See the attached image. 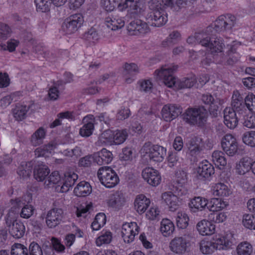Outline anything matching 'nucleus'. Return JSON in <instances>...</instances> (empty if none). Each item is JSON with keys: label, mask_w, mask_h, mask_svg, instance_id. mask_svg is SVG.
<instances>
[{"label": "nucleus", "mask_w": 255, "mask_h": 255, "mask_svg": "<svg viewBox=\"0 0 255 255\" xmlns=\"http://www.w3.org/2000/svg\"><path fill=\"white\" fill-rule=\"evenodd\" d=\"M236 21L235 16L230 14L219 16L213 24L207 27L204 39L201 41V45L208 47L213 55L222 52L225 46L222 39L210 36L231 30L235 26Z\"/></svg>", "instance_id": "obj_1"}, {"label": "nucleus", "mask_w": 255, "mask_h": 255, "mask_svg": "<svg viewBox=\"0 0 255 255\" xmlns=\"http://www.w3.org/2000/svg\"><path fill=\"white\" fill-rule=\"evenodd\" d=\"M151 11L145 16L147 22L151 26L160 27L167 21V15L157 0H151L149 4Z\"/></svg>", "instance_id": "obj_2"}, {"label": "nucleus", "mask_w": 255, "mask_h": 255, "mask_svg": "<svg viewBox=\"0 0 255 255\" xmlns=\"http://www.w3.org/2000/svg\"><path fill=\"white\" fill-rule=\"evenodd\" d=\"M184 121L191 126L203 127L206 124L208 113L204 106L187 109L183 115Z\"/></svg>", "instance_id": "obj_3"}, {"label": "nucleus", "mask_w": 255, "mask_h": 255, "mask_svg": "<svg viewBox=\"0 0 255 255\" xmlns=\"http://www.w3.org/2000/svg\"><path fill=\"white\" fill-rule=\"evenodd\" d=\"M97 176L101 183L107 188L115 187L119 181L116 172L109 166L100 167L98 171Z\"/></svg>", "instance_id": "obj_4"}, {"label": "nucleus", "mask_w": 255, "mask_h": 255, "mask_svg": "<svg viewBox=\"0 0 255 255\" xmlns=\"http://www.w3.org/2000/svg\"><path fill=\"white\" fill-rule=\"evenodd\" d=\"M144 153L153 161L161 162L166 155V149L162 146L152 145L148 142L144 143L142 149Z\"/></svg>", "instance_id": "obj_5"}, {"label": "nucleus", "mask_w": 255, "mask_h": 255, "mask_svg": "<svg viewBox=\"0 0 255 255\" xmlns=\"http://www.w3.org/2000/svg\"><path fill=\"white\" fill-rule=\"evenodd\" d=\"M84 22V17L80 13L73 14L67 17L62 24L63 30L67 34H72L81 27Z\"/></svg>", "instance_id": "obj_6"}, {"label": "nucleus", "mask_w": 255, "mask_h": 255, "mask_svg": "<svg viewBox=\"0 0 255 255\" xmlns=\"http://www.w3.org/2000/svg\"><path fill=\"white\" fill-rule=\"evenodd\" d=\"M177 68V66H166L160 70L155 71L157 76L162 80L163 83L168 87H172L176 83L175 78L173 76V71Z\"/></svg>", "instance_id": "obj_7"}, {"label": "nucleus", "mask_w": 255, "mask_h": 255, "mask_svg": "<svg viewBox=\"0 0 255 255\" xmlns=\"http://www.w3.org/2000/svg\"><path fill=\"white\" fill-rule=\"evenodd\" d=\"M216 250H224L230 248L235 242L233 234L231 232H227L223 236H216L211 240Z\"/></svg>", "instance_id": "obj_8"}, {"label": "nucleus", "mask_w": 255, "mask_h": 255, "mask_svg": "<svg viewBox=\"0 0 255 255\" xmlns=\"http://www.w3.org/2000/svg\"><path fill=\"white\" fill-rule=\"evenodd\" d=\"M31 200V196L30 194L24 195L22 198L15 199V205L18 207H22L20 213L21 218L25 219L29 218L33 214L34 209L31 205L26 204Z\"/></svg>", "instance_id": "obj_9"}, {"label": "nucleus", "mask_w": 255, "mask_h": 255, "mask_svg": "<svg viewBox=\"0 0 255 255\" xmlns=\"http://www.w3.org/2000/svg\"><path fill=\"white\" fill-rule=\"evenodd\" d=\"M139 232V227L135 222L124 224L122 228V236L125 243L129 244Z\"/></svg>", "instance_id": "obj_10"}, {"label": "nucleus", "mask_w": 255, "mask_h": 255, "mask_svg": "<svg viewBox=\"0 0 255 255\" xmlns=\"http://www.w3.org/2000/svg\"><path fill=\"white\" fill-rule=\"evenodd\" d=\"M148 23L141 20L136 19L131 21L127 26V30L129 34L138 35L144 34L149 32Z\"/></svg>", "instance_id": "obj_11"}, {"label": "nucleus", "mask_w": 255, "mask_h": 255, "mask_svg": "<svg viewBox=\"0 0 255 255\" xmlns=\"http://www.w3.org/2000/svg\"><path fill=\"white\" fill-rule=\"evenodd\" d=\"M221 146L223 150L229 156H233L237 151V139L231 134H227L222 138Z\"/></svg>", "instance_id": "obj_12"}, {"label": "nucleus", "mask_w": 255, "mask_h": 255, "mask_svg": "<svg viewBox=\"0 0 255 255\" xmlns=\"http://www.w3.org/2000/svg\"><path fill=\"white\" fill-rule=\"evenodd\" d=\"M186 145L188 153L192 156H196L203 150L204 142L201 137L194 136L188 140Z\"/></svg>", "instance_id": "obj_13"}, {"label": "nucleus", "mask_w": 255, "mask_h": 255, "mask_svg": "<svg viewBox=\"0 0 255 255\" xmlns=\"http://www.w3.org/2000/svg\"><path fill=\"white\" fill-rule=\"evenodd\" d=\"M182 112V108L175 104L165 105L161 111L162 117L164 121L170 122L180 115Z\"/></svg>", "instance_id": "obj_14"}, {"label": "nucleus", "mask_w": 255, "mask_h": 255, "mask_svg": "<svg viewBox=\"0 0 255 255\" xmlns=\"http://www.w3.org/2000/svg\"><path fill=\"white\" fill-rule=\"evenodd\" d=\"M63 211L61 208H53L48 212L46 218V223L50 228L59 225L63 218Z\"/></svg>", "instance_id": "obj_15"}, {"label": "nucleus", "mask_w": 255, "mask_h": 255, "mask_svg": "<svg viewBox=\"0 0 255 255\" xmlns=\"http://www.w3.org/2000/svg\"><path fill=\"white\" fill-rule=\"evenodd\" d=\"M143 179L150 185L153 186L158 185L161 180L159 172L152 168H146L142 172Z\"/></svg>", "instance_id": "obj_16"}, {"label": "nucleus", "mask_w": 255, "mask_h": 255, "mask_svg": "<svg viewBox=\"0 0 255 255\" xmlns=\"http://www.w3.org/2000/svg\"><path fill=\"white\" fill-rule=\"evenodd\" d=\"M236 111L233 108L227 107L224 110V122L225 125L230 129L235 128L238 124V118Z\"/></svg>", "instance_id": "obj_17"}, {"label": "nucleus", "mask_w": 255, "mask_h": 255, "mask_svg": "<svg viewBox=\"0 0 255 255\" xmlns=\"http://www.w3.org/2000/svg\"><path fill=\"white\" fill-rule=\"evenodd\" d=\"M126 199L121 191H116L111 194L108 200L107 203L109 207L118 210L124 206Z\"/></svg>", "instance_id": "obj_18"}, {"label": "nucleus", "mask_w": 255, "mask_h": 255, "mask_svg": "<svg viewBox=\"0 0 255 255\" xmlns=\"http://www.w3.org/2000/svg\"><path fill=\"white\" fill-rule=\"evenodd\" d=\"M113 159V155L110 151L103 148L93 154V161L101 165L110 163Z\"/></svg>", "instance_id": "obj_19"}, {"label": "nucleus", "mask_w": 255, "mask_h": 255, "mask_svg": "<svg viewBox=\"0 0 255 255\" xmlns=\"http://www.w3.org/2000/svg\"><path fill=\"white\" fill-rule=\"evenodd\" d=\"M245 99L238 91H234L232 101V108L239 114H242L246 111Z\"/></svg>", "instance_id": "obj_20"}, {"label": "nucleus", "mask_w": 255, "mask_h": 255, "mask_svg": "<svg viewBox=\"0 0 255 255\" xmlns=\"http://www.w3.org/2000/svg\"><path fill=\"white\" fill-rule=\"evenodd\" d=\"M186 240L181 237H176L170 242L171 250L179 255L184 254L187 249Z\"/></svg>", "instance_id": "obj_21"}, {"label": "nucleus", "mask_w": 255, "mask_h": 255, "mask_svg": "<svg viewBox=\"0 0 255 255\" xmlns=\"http://www.w3.org/2000/svg\"><path fill=\"white\" fill-rule=\"evenodd\" d=\"M215 170L214 166L207 160L203 161L200 164L197 169L198 178L207 179L214 174Z\"/></svg>", "instance_id": "obj_22"}, {"label": "nucleus", "mask_w": 255, "mask_h": 255, "mask_svg": "<svg viewBox=\"0 0 255 255\" xmlns=\"http://www.w3.org/2000/svg\"><path fill=\"white\" fill-rule=\"evenodd\" d=\"M196 228L199 233L203 236L211 235L215 232V225L206 220H203L198 222Z\"/></svg>", "instance_id": "obj_23"}, {"label": "nucleus", "mask_w": 255, "mask_h": 255, "mask_svg": "<svg viewBox=\"0 0 255 255\" xmlns=\"http://www.w3.org/2000/svg\"><path fill=\"white\" fill-rule=\"evenodd\" d=\"M208 200L201 197H195L189 203V207L192 212L196 213L207 209Z\"/></svg>", "instance_id": "obj_24"}, {"label": "nucleus", "mask_w": 255, "mask_h": 255, "mask_svg": "<svg viewBox=\"0 0 255 255\" xmlns=\"http://www.w3.org/2000/svg\"><path fill=\"white\" fill-rule=\"evenodd\" d=\"M150 204V200L143 194L137 196L134 202L135 209L140 214L145 212Z\"/></svg>", "instance_id": "obj_25"}, {"label": "nucleus", "mask_w": 255, "mask_h": 255, "mask_svg": "<svg viewBox=\"0 0 255 255\" xmlns=\"http://www.w3.org/2000/svg\"><path fill=\"white\" fill-rule=\"evenodd\" d=\"M32 105H16L15 108L13 109V115L15 119L17 121H22L25 118L26 113L28 110H30L31 113L35 111V109H32Z\"/></svg>", "instance_id": "obj_26"}, {"label": "nucleus", "mask_w": 255, "mask_h": 255, "mask_svg": "<svg viewBox=\"0 0 255 255\" xmlns=\"http://www.w3.org/2000/svg\"><path fill=\"white\" fill-rule=\"evenodd\" d=\"M33 169V163L32 161H23L18 166L17 170V173L21 179L23 180L28 178Z\"/></svg>", "instance_id": "obj_27"}, {"label": "nucleus", "mask_w": 255, "mask_h": 255, "mask_svg": "<svg viewBox=\"0 0 255 255\" xmlns=\"http://www.w3.org/2000/svg\"><path fill=\"white\" fill-rule=\"evenodd\" d=\"M9 232L12 237L19 239L24 234L25 227L22 223L15 220L13 222L11 225H9Z\"/></svg>", "instance_id": "obj_28"}, {"label": "nucleus", "mask_w": 255, "mask_h": 255, "mask_svg": "<svg viewBox=\"0 0 255 255\" xmlns=\"http://www.w3.org/2000/svg\"><path fill=\"white\" fill-rule=\"evenodd\" d=\"M162 198L165 203L168 206L170 210L174 211L178 208V198L171 192H166L162 194Z\"/></svg>", "instance_id": "obj_29"}, {"label": "nucleus", "mask_w": 255, "mask_h": 255, "mask_svg": "<svg viewBox=\"0 0 255 255\" xmlns=\"http://www.w3.org/2000/svg\"><path fill=\"white\" fill-rule=\"evenodd\" d=\"M78 176L73 172H68L65 174L64 182L61 187L62 192H67L72 187L76 180L78 179Z\"/></svg>", "instance_id": "obj_30"}, {"label": "nucleus", "mask_w": 255, "mask_h": 255, "mask_svg": "<svg viewBox=\"0 0 255 255\" xmlns=\"http://www.w3.org/2000/svg\"><path fill=\"white\" fill-rule=\"evenodd\" d=\"M105 22L107 26L112 30H116L122 28L125 25L124 20L120 17H108L106 18Z\"/></svg>", "instance_id": "obj_31"}, {"label": "nucleus", "mask_w": 255, "mask_h": 255, "mask_svg": "<svg viewBox=\"0 0 255 255\" xmlns=\"http://www.w3.org/2000/svg\"><path fill=\"white\" fill-rule=\"evenodd\" d=\"M92 192V188L90 184L86 181L80 182L74 190V193L77 196L85 197Z\"/></svg>", "instance_id": "obj_32"}, {"label": "nucleus", "mask_w": 255, "mask_h": 255, "mask_svg": "<svg viewBox=\"0 0 255 255\" xmlns=\"http://www.w3.org/2000/svg\"><path fill=\"white\" fill-rule=\"evenodd\" d=\"M49 173V169L45 165H38L35 167L33 171L34 177L39 182L45 181L47 179L46 177Z\"/></svg>", "instance_id": "obj_33"}, {"label": "nucleus", "mask_w": 255, "mask_h": 255, "mask_svg": "<svg viewBox=\"0 0 255 255\" xmlns=\"http://www.w3.org/2000/svg\"><path fill=\"white\" fill-rule=\"evenodd\" d=\"M113 131L106 130L99 136L97 141L99 145H115L114 140Z\"/></svg>", "instance_id": "obj_34"}, {"label": "nucleus", "mask_w": 255, "mask_h": 255, "mask_svg": "<svg viewBox=\"0 0 255 255\" xmlns=\"http://www.w3.org/2000/svg\"><path fill=\"white\" fill-rule=\"evenodd\" d=\"M57 146L55 141H51L43 146L37 148L34 152L37 157L44 156L47 153H50Z\"/></svg>", "instance_id": "obj_35"}, {"label": "nucleus", "mask_w": 255, "mask_h": 255, "mask_svg": "<svg viewBox=\"0 0 255 255\" xmlns=\"http://www.w3.org/2000/svg\"><path fill=\"white\" fill-rule=\"evenodd\" d=\"M46 131L44 129L41 127L37 129L31 135V143L34 146H38L43 143L44 138L45 137Z\"/></svg>", "instance_id": "obj_36"}, {"label": "nucleus", "mask_w": 255, "mask_h": 255, "mask_svg": "<svg viewBox=\"0 0 255 255\" xmlns=\"http://www.w3.org/2000/svg\"><path fill=\"white\" fill-rule=\"evenodd\" d=\"M212 193L214 196L226 197L230 194L227 186L222 183L216 184L212 187Z\"/></svg>", "instance_id": "obj_37"}, {"label": "nucleus", "mask_w": 255, "mask_h": 255, "mask_svg": "<svg viewBox=\"0 0 255 255\" xmlns=\"http://www.w3.org/2000/svg\"><path fill=\"white\" fill-rule=\"evenodd\" d=\"M226 206V204L222 198H213L208 202L207 209L213 212L221 210Z\"/></svg>", "instance_id": "obj_38"}, {"label": "nucleus", "mask_w": 255, "mask_h": 255, "mask_svg": "<svg viewBox=\"0 0 255 255\" xmlns=\"http://www.w3.org/2000/svg\"><path fill=\"white\" fill-rule=\"evenodd\" d=\"M84 125L80 129L79 133L83 137H89L93 133L94 129V125L92 120L88 122L87 118L83 119Z\"/></svg>", "instance_id": "obj_39"}, {"label": "nucleus", "mask_w": 255, "mask_h": 255, "mask_svg": "<svg viewBox=\"0 0 255 255\" xmlns=\"http://www.w3.org/2000/svg\"><path fill=\"white\" fill-rule=\"evenodd\" d=\"M181 39V34L178 31H173L164 40L161 45L164 47L171 46L177 43Z\"/></svg>", "instance_id": "obj_40"}, {"label": "nucleus", "mask_w": 255, "mask_h": 255, "mask_svg": "<svg viewBox=\"0 0 255 255\" xmlns=\"http://www.w3.org/2000/svg\"><path fill=\"white\" fill-rule=\"evenodd\" d=\"M212 161L216 166L224 167L227 164V160L225 154L221 151H215L212 153Z\"/></svg>", "instance_id": "obj_41"}, {"label": "nucleus", "mask_w": 255, "mask_h": 255, "mask_svg": "<svg viewBox=\"0 0 255 255\" xmlns=\"http://www.w3.org/2000/svg\"><path fill=\"white\" fill-rule=\"evenodd\" d=\"M175 227L170 220L164 219L161 222L160 230L164 236L171 234L174 231Z\"/></svg>", "instance_id": "obj_42"}, {"label": "nucleus", "mask_w": 255, "mask_h": 255, "mask_svg": "<svg viewBox=\"0 0 255 255\" xmlns=\"http://www.w3.org/2000/svg\"><path fill=\"white\" fill-rule=\"evenodd\" d=\"M124 7H129L131 13L138 14L141 11V3L139 0H125Z\"/></svg>", "instance_id": "obj_43"}, {"label": "nucleus", "mask_w": 255, "mask_h": 255, "mask_svg": "<svg viewBox=\"0 0 255 255\" xmlns=\"http://www.w3.org/2000/svg\"><path fill=\"white\" fill-rule=\"evenodd\" d=\"M200 251L205 255L212 254L216 250L211 240H203L199 243Z\"/></svg>", "instance_id": "obj_44"}, {"label": "nucleus", "mask_w": 255, "mask_h": 255, "mask_svg": "<svg viewBox=\"0 0 255 255\" xmlns=\"http://www.w3.org/2000/svg\"><path fill=\"white\" fill-rule=\"evenodd\" d=\"M115 145H119L124 143L128 137V132L126 129H117L113 131Z\"/></svg>", "instance_id": "obj_45"}, {"label": "nucleus", "mask_w": 255, "mask_h": 255, "mask_svg": "<svg viewBox=\"0 0 255 255\" xmlns=\"http://www.w3.org/2000/svg\"><path fill=\"white\" fill-rule=\"evenodd\" d=\"M238 255H251L253 252L252 246L247 242L240 243L236 248Z\"/></svg>", "instance_id": "obj_46"}, {"label": "nucleus", "mask_w": 255, "mask_h": 255, "mask_svg": "<svg viewBox=\"0 0 255 255\" xmlns=\"http://www.w3.org/2000/svg\"><path fill=\"white\" fill-rule=\"evenodd\" d=\"M189 221L188 215L182 212H178L177 214L176 221L177 226L180 229H185L188 225Z\"/></svg>", "instance_id": "obj_47"}, {"label": "nucleus", "mask_w": 255, "mask_h": 255, "mask_svg": "<svg viewBox=\"0 0 255 255\" xmlns=\"http://www.w3.org/2000/svg\"><path fill=\"white\" fill-rule=\"evenodd\" d=\"M122 0H101V5L106 10L113 11L116 7L121 5Z\"/></svg>", "instance_id": "obj_48"}, {"label": "nucleus", "mask_w": 255, "mask_h": 255, "mask_svg": "<svg viewBox=\"0 0 255 255\" xmlns=\"http://www.w3.org/2000/svg\"><path fill=\"white\" fill-rule=\"evenodd\" d=\"M112 240V233L110 231H103L102 234L96 240V244L101 246L103 244H108L111 243Z\"/></svg>", "instance_id": "obj_49"}, {"label": "nucleus", "mask_w": 255, "mask_h": 255, "mask_svg": "<svg viewBox=\"0 0 255 255\" xmlns=\"http://www.w3.org/2000/svg\"><path fill=\"white\" fill-rule=\"evenodd\" d=\"M11 255H28V251L24 245L15 243L11 247Z\"/></svg>", "instance_id": "obj_50"}, {"label": "nucleus", "mask_w": 255, "mask_h": 255, "mask_svg": "<svg viewBox=\"0 0 255 255\" xmlns=\"http://www.w3.org/2000/svg\"><path fill=\"white\" fill-rule=\"evenodd\" d=\"M242 140L246 144L251 147H255V131L251 130L245 132Z\"/></svg>", "instance_id": "obj_51"}, {"label": "nucleus", "mask_w": 255, "mask_h": 255, "mask_svg": "<svg viewBox=\"0 0 255 255\" xmlns=\"http://www.w3.org/2000/svg\"><path fill=\"white\" fill-rule=\"evenodd\" d=\"M124 76L128 75L134 76L139 73V68L135 63H126L124 66Z\"/></svg>", "instance_id": "obj_52"}, {"label": "nucleus", "mask_w": 255, "mask_h": 255, "mask_svg": "<svg viewBox=\"0 0 255 255\" xmlns=\"http://www.w3.org/2000/svg\"><path fill=\"white\" fill-rule=\"evenodd\" d=\"M83 38L90 42H95L99 39V35L96 29L94 27H91L85 32Z\"/></svg>", "instance_id": "obj_53"}, {"label": "nucleus", "mask_w": 255, "mask_h": 255, "mask_svg": "<svg viewBox=\"0 0 255 255\" xmlns=\"http://www.w3.org/2000/svg\"><path fill=\"white\" fill-rule=\"evenodd\" d=\"M244 226L248 229L255 230V214H246L243 218Z\"/></svg>", "instance_id": "obj_54"}, {"label": "nucleus", "mask_w": 255, "mask_h": 255, "mask_svg": "<svg viewBox=\"0 0 255 255\" xmlns=\"http://www.w3.org/2000/svg\"><path fill=\"white\" fill-rule=\"evenodd\" d=\"M196 78L192 76L190 78H185L178 83V88L180 89L190 88L195 84Z\"/></svg>", "instance_id": "obj_55"}, {"label": "nucleus", "mask_w": 255, "mask_h": 255, "mask_svg": "<svg viewBox=\"0 0 255 255\" xmlns=\"http://www.w3.org/2000/svg\"><path fill=\"white\" fill-rule=\"evenodd\" d=\"M209 219L215 223H220L224 222L227 218V214L225 212H213L209 215Z\"/></svg>", "instance_id": "obj_56"}, {"label": "nucleus", "mask_w": 255, "mask_h": 255, "mask_svg": "<svg viewBox=\"0 0 255 255\" xmlns=\"http://www.w3.org/2000/svg\"><path fill=\"white\" fill-rule=\"evenodd\" d=\"M246 107L252 113L255 114V95L249 94L245 99Z\"/></svg>", "instance_id": "obj_57"}, {"label": "nucleus", "mask_w": 255, "mask_h": 255, "mask_svg": "<svg viewBox=\"0 0 255 255\" xmlns=\"http://www.w3.org/2000/svg\"><path fill=\"white\" fill-rule=\"evenodd\" d=\"M28 255H43L41 248L37 243L33 242L30 243Z\"/></svg>", "instance_id": "obj_58"}, {"label": "nucleus", "mask_w": 255, "mask_h": 255, "mask_svg": "<svg viewBox=\"0 0 255 255\" xmlns=\"http://www.w3.org/2000/svg\"><path fill=\"white\" fill-rule=\"evenodd\" d=\"M60 180V176L58 171H54L44 181L45 186H49L51 184H57Z\"/></svg>", "instance_id": "obj_59"}, {"label": "nucleus", "mask_w": 255, "mask_h": 255, "mask_svg": "<svg viewBox=\"0 0 255 255\" xmlns=\"http://www.w3.org/2000/svg\"><path fill=\"white\" fill-rule=\"evenodd\" d=\"M243 126L249 128H255V114L252 113L250 116L244 117Z\"/></svg>", "instance_id": "obj_60"}, {"label": "nucleus", "mask_w": 255, "mask_h": 255, "mask_svg": "<svg viewBox=\"0 0 255 255\" xmlns=\"http://www.w3.org/2000/svg\"><path fill=\"white\" fill-rule=\"evenodd\" d=\"M11 32L9 26L4 23H0V39H5L9 37Z\"/></svg>", "instance_id": "obj_61"}, {"label": "nucleus", "mask_w": 255, "mask_h": 255, "mask_svg": "<svg viewBox=\"0 0 255 255\" xmlns=\"http://www.w3.org/2000/svg\"><path fill=\"white\" fill-rule=\"evenodd\" d=\"M175 184L185 185L187 181V175L186 172L183 170H178L176 173Z\"/></svg>", "instance_id": "obj_62"}, {"label": "nucleus", "mask_w": 255, "mask_h": 255, "mask_svg": "<svg viewBox=\"0 0 255 255\" xmlns=\"http://www.w3.org/2000/svg\"><path fill=\"white\" fill-rule=\"evenodd\" d=\"M130 114V111L128 108L122 107L117 114V119L123 121L128 119Z\"/></svg>", "instance_id": "obj_63"}, {"label": "nucleus", "mask_w": 255, "mask_h": 255, "mask_svg": "<svg viewBox=\"0 0 255 255\" xmlns=\"http://www.w3.org/2000/svg\"><path fill=\"white\" fill-rule=\"evenodd\" d=\"M120 158L121 160L124 161H128L132 159V150L130 148L125 147L123 149L122 152L120 155Z\"/></svg>", "instance_id": "obj_64"}]
</instances>
